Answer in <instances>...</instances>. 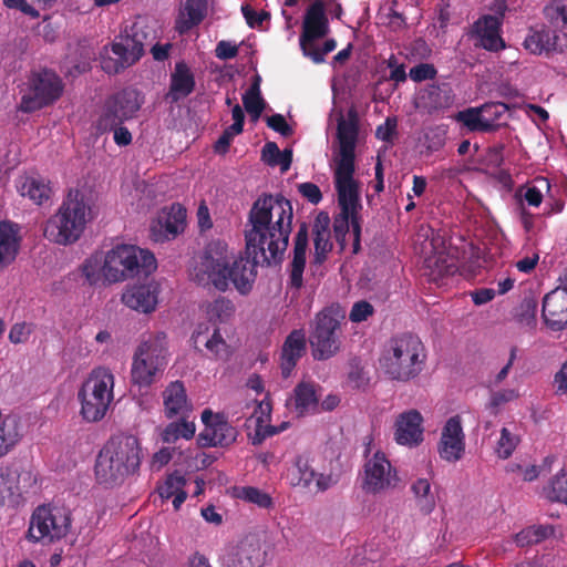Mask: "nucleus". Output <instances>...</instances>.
I'll use <instances>...</instances> for the list:
<instances>
[{
	"mask_svg": "<svg viewBox=\"0 0 567 567\" xmlns=\"http://www.w3.org/2000/svg\"><path fill=\"white\" fill-rule=\"evenodd\" d=\"M157 295L158 291L156 287L151 285H135L125 290L122 296V301L135 311L151 313L157 306Z\"/></svg>",
	"mask_w": 567,
	"mask_h": 567,
	"instance_id": "cd10ccee",
	"label": "nucleus"
},
{
	"mask_svg": "<svg viewBox=\"0 0 567 567\" xmlns=\"http://www.w3.org/2000/svg\"><path fill=\"white\" fill-rule=\"evenodd\" d=\"M306 333L301 329L292 330L286 338L280 355V369L285 379L289 378L297 362L306 352Z\"/></svg>",
	"mask_w": 567,
	"mask_h": 567,
	"instance_id": "393cba45",
	"label": "nucleus"
},
{
	"mask_svg": "<svg viewBox=\"0 0 567 567\" xmlns=\"http://www.w3.org/2000/svg\"><path fill=\"white\" fill-rule=\"evenodd\" d=\"M157 268L155 256L135 245H116L106 252L103 277L109 282H120L134 277H147Z\"/></svg>",
	"mask_w": 567,
	"mask_h": 567,
	"instance_id": "423d86ee",
	"label": "nucleus"
},
{
	"mask_svg": "<svg viewBox=\"0 0 567 567\" xmlns=\"http://www.w3.org/2000/svg\"><path fill=\"white\" fill-rule=\"evenodd\" d=\"M186 217V209L179 203H174L169 207L163 208L158 217L151 225V239L155 243L175 239L185 230Z\"/></svg>",
	"mask_w": 567,
	"mask_h": 567,
	"instance_id": "2eb2a0df",
	"label": "nucleus"
},
{
	"mask_svg": "<svg viewBox=\"0 0 567 567\" xmlns=\"http://www.w3.org/2000/svg\"><path fill=\"white\" fill-rule=\"evenodd\" d=\"M350 226L353 234V252L357 254L360 249L361 217L360 215L340 210L333 218L332 227L334 238L341 248H344L347 244Z\"/></svg>",
	"mask_w": 567,
	"mask_h": 567,
	"instance_id": "7c9ffc66",
	"label": "nucleus"
},
{
	"mask_svg": "<svg viewBox=\"0 0 567 567\" xmlns=\"http://www.w3.org/2000/svg\"><path fill=\"white\" fill-rule=\"evenodd\" d=\"M202 422L205 429L199 434V442L203 446H229L238 435L237 429L233 426L224 414L213 413L205 409L202 412Z\"/></svg>",
	"mask_w": 567,
	"mask_h": 567,
	"instance_id": "4468645a",
	"label": "nucleus"
},
{
	"mask_svg": "<svg viewBox=\"0 0 567 567\" xmlns=\"http://www.w3.org/2000/svg\"><path fill=\"white\" fill-rule=\"evenodd\" d=\"M186 485V480L184 475L178 472H174L167 475L166 480L163 484L157 487V492L162 499H169L174 494L184 489Z\"/></svg>",
	"mask_w": 567,
	"mask_h": 567,
	"instance_id": "3c124183",
	"label": "nucleus"
},
{
	"mask_svg": "<svg viewBox=\"0 0 567 567\" xmlns=\"http://www.w3.org/2000/svg\"><path fill=\"white\" fill-rule=\"evenodd\" d=\"M426 350L421 339L405 332L392 337L382 353L381 365L389 379L410 382L425 368Z\"/></svg>",
	"mask_w": 567,
	"mask_h": 567,
	"instance_id": "7ed1b4c3",
	"label": "nucleus"
},
{
	"mask_svg": "<svg viewBox=\"0 0 567 567\" xmlns=\"http://www.w3.org/2000/svg\"><path fill=\"white\" fill-rule=\"evenodd\" d=\"M20 437L17 417H4L0 423V457L7 455L20 441Z\"/></svg>",
	"mask_w": 567,
	"mask_h": 567,
	"instance_id": "79ce46f5",
	"label": "nucleus"
},
{
	"mask_svg": "<svg viewBox=\"0 0 567 567\" xmlns=\"http://www.w3.org/2000/svg\"><path fill=\"white\" fill-rule=\"evenodd\" d=\"M400 482L396 470L383 452L377 451L363 466L362 489L368 494H380L395 488Z\"/></svg>",
	"mask_w": 567,
	"mask_h": 567,
	"instance_id": "f8f14e48",
	"label": "nucleus"
},
{
	"mask_svg": "<svg viewBox=\"0 0 567 567\" xmlns=\"http://www.w3.org/2000/svg\"><path fill=\"white\" fill-rule=\"evenodd\" d=\"M538 311V299L536 295L529 290L525 291L520 302L514 309L515 320L529 328L536 326V316Z\"/></svg>",
	"mask_w": 567,
	"mask_h": 567,
	"instance_id": "4c0bfd02",
	"label": "nucleus"
},
{
	"mask_svg": "<svg viewBox=\"0 0 567 567\" xmlns=\"http://www.w3.org/2000/svg\"><path fill=\"white\" fill-rule=\"evenodd\" d=\"M297 481L292 482V485L309 488L313 483L317 474L309 465L307 458L299 456L296 461Z\"/></svg>",
	"mask_w": 567,
	"mask_h": 567,
	"instance_id": "5fc2aeb1",
	"label": "nucleus"
},
{
	"mask_svg": "<svg viewBox=\"0 0 567 567\" xmlns=\"http://www.w3.org/2000/svg\"><path fill=\"white\" fill-rule=\"evenodd\" d=\"M329 32L328 19L324 13L323 0H315L307 9L302 32L299 39L301 51L308 50L309 44L326 37Z\"/></svg>",
	"mask_w": 567,
	"mask_h": 567,
	"instance_id": "6ab92c4d",
	"label": "nucleus"
},
{
	"mask_svg": "<svg viewBox=\"0 0 567 567\" xmlns=\"http://www.w3.org/2000/svg\"><path fill=\"white\" fill-rule=\"evenodd\" d=\"M163 403L165 415L172 419L177 415H184L190 409L187 400L186 390L182 381L171 382L163 392Z\"/></svg>",
	"mask_w": 567,
	"mask_h": 567,
	"instance_id": "2f4dec72",
	"label": "nucleus"
},
{
	"mask_svg": "<svg viewBox=\"0 0 567 567\" xmlns=\"http://www.w3.org/2000/svg\"><path fill=\"white\" fill-rule=\"evenodd\" d=\"M124 122L125 118H122L117 111L105 101L103 112L96 121V131L100 134H104L122 125Z\"/></svg>",
	"mask_w": 567,
	"mask_h": 567,
	"instance_id": "8fccbe9b",
	"label": "nucleus"
},
{
	"mask_svg": "<svg viewBox=\"0 0 567 567\" xmlns=\"http://www.w3.org/2000/svg\"><path fill=\"white\" fill-rule=\"evenodd\" d=\"M104 258L101 255H93L83 265V274L90 284H96L101 274L103 275Z\"/></svg>",
	"mask_w": 567,
	"mask_h": 567,
	"instance_id": "6e6d98bb",
	"label": "nucleus"
},
{
	"mask_svg": "<svg viewBox=\"0 0 567 567\" xmlns=\"http://www.w3.org/2000/svg\"><path fill=\"white\" fill-rule=\"evenodd\" d=\"M543 12L553 27L557 29L567 27V0H550Z\"/></svg>",
	"mask_w": 567,
	"mask_h": 567,
	"instance_id": "09e8293b",
	"label": "nucleus"
},
{
	"mask_svg": "<svg viewBox=\"0 0 567 567\" xmlns=\"http://www.w3.org/2000/svg\"><path fill=\"white\" fill-rule=\"evenodd\" d=\"M255 432L249 434V439L252 445H260L267 437H270L279 433V429L271 425H264L262 416H258L255 420Z\"/></svg>",
	"mask_w": 567,
	"mask_h": 567,
	"instance_id": "13d9d810",
	"label": "nucleus"
},
{
	"mask_svg": "<svg viewBox=\"0 0 567 567\" xmlns=\"http://www.w3.org/2000/svg\"><path fill=\"white\" fill-rule=\"evenodd\" d=\"M411 492L415 498L420 511L429 515L436 506L435 495L432 492V485L427 478H417L411 484Z\"/></svg>",
	"mask_w": 567,
	"mask_h": 567,
	"instance_id": "58836bf2",
	"label": "nucleus"
},
{
	"mask_svg": "<svg viewBox=\"0 0 567 567\" xmlns=\"http://www.w3.org/2000/svg\"><path fill=\"white\" fill-rule=\"evenodd\" d=\"M554 534L551 525H533L522 529L515 535V543L519 547L539 544Z\"/></svg>",
	"mask_w": 567,
	"mask_h": 567,
	"instance_id": "37998d69",
	"label": "nucleus"
},
{
	"mask_svg": "<svg viewBox=\"0 0 567 567\" xmlns=\"http://www.w3.org/2000/svg\"><path fill=\"white\" fill-rule=\"evenodd\" d=\"M184 10L187 18H178L175 25L181 34L202 23L207 13V0H186Z\"/></svg>",
	"mask_w": 567,
	"mask_h": 567,
	"instance_id": "f704fd0d",
	"label": "nucleus"
},
{
	"mask_svg": "<svg viewBox=\"0 0 567 567\" xmlns=\"http://www.w3.org/2000/svg\"><path fill=\"white\" fill-rule=\"evenodd\" d=\"M322 386L312 381H301L293 389L292 404L299 416L319 413Z\"/></svg>",
	"mask_w": 567,
	"mask_h": 567,
	"instance_id": "bb28decb",
	"label": "nucleus"
},
{
	"mask_svg": "<svg viewBox=\"0 0 567 567\" xmlns=\"http://www.w3.org/2000/svg\"><path fill=\"white\" fill-rule=\"evenodd\" d=\"M344 313L339 306H330L317 313L315 327L309 336L315 360L324 361L334 357L341 348V320Z\"/></svg>",
	"mask_w": 567,
	"mask_h": 567,
	"instance_id": "6e6552de",
	"label": "nucleus"
},
{
	"mask_svg": "<svg viewBox=\"0 0 567 567\" xmlns=\"http://www.w3.org/2000/svg\"><path fill=\"white\" fill-rule=\"evenodd\" d=\"M113 388L114 375L109 369L91 371L78 392L80 415L85 422L96 423L105 417L114 398Z\"/></svg>",
	"mask_w": 567,
	"mask_h": 567,
	"instance_id": "0eeeda50",
	"label": "nucleus"
},
{
	"mask_svg": "<svg viewBox=\"0 0 567 567\" xmlns=\"http://www.w3.org/2000/svg\"><path fill=\"white\" fill-rule=\"evenodd\" d=\"M195 431V424L182 417L181 421L172 422L164 429L162 440L167 444L175 443L178 439L190 440Z\"/></svg>",
	"mask_w": 567,
	"mask_h": 567,
	"instance_id": "c03bdc74",
	"label": "nucleus"
},
{
	"mask_svg": "<svg viewBox=\"0 0 567 567\" xmlns=\"http://www.w3.org/2000/svg\"><path fill=\"white\" fill-rule=\"evenodd\" d=\"M72 525L71 512L64 506L40 505L30 518L27 537L31 542L51 544L64 538Z\"/></svg>",
	"mask_w": 567,
	"mask_h": 567,
	"instance_id": "1a4fd4ad",
	"label": "nucleus"
},
{
	"mask_svg": "<svg viewBox=\"0 0 567 567\" xmlns=\"http://www.w3.org/2000/svg\"><path fill=\"white\" fill-rule=\"evenodd\" d=\"M308 248V226L302 223L293 238L292 260L290 262L289 285L299 290L303 286V271L306 267V254Z\"/></svg>",
	"mask_w": 567,
	"mask_h": 567,
	"instance_id": "a878e982",
	"label": "nucleus"
},
{
	"mask_svg": "<svg viewBox=\"0 0 567 567\" xmlns=\"http://www.w3.org/2000/svg\"><path fill=\"white\" fill-rule=\"evenodd\" d=\"M455 118L471 132H493L498 126L497 123H493V121L484 115L482 107H470L461 111L456 114Z\"/></svg>",
	"mask_w": 567,
	"mask_h": 567,
	"instance_id": "e433bc0d",
	"label": "nucleus"
},
{
	"mask_svg": "<svg viewBox=\"0 0 567 567\" xmlns=\"http://www.w3.org/2000/svg\"><path fill=\"white\" fill-rule=\"evenodd\" d=\"M426 268L429 269L426 275L430 281H433L439 286L445 285V279L454 276L458 270L456 264L447 256L442 254L434 258L427 259Z\"/></svg>",
	"mask_w": 567,
	"mask_h": 567,
	"instance_id": "c9c22d12",
	"label": "nucleus"
},
{
	"mask_svg": "<svg viewBox=\"0 0 567 567\" xmlns=\"http://www.w3.org/2000/svg\"><path fill=\"white\" fill-rule=\"evenodd\" d=\"M492 9L495 14H484L473 23L471 37L476 39V47L489 52H498L506 48L502 38V27L507 6L505 1H496Z\"/></svg>",
	"mask_w": 567,
	"mask_h": 567,
	"instance_id": "9b49d317",
	"label": "nucleus"
},
{
	"mask_svg": "<svg viewBox=\"0 0 567 567\" xmlns=\"http://www.w3.org/2000/svg\"><path fill=\"white\" fill-rule=\"evenodd\" d=\"M17 187L23 197H29L37 205L47 203L52 195L50 183L41 177H22Z\"/></svg>",
	"mask_w": 567,
	"mask_h": 567,
	"instance_id": "72a5a7b5",
	"label": "nucleus"
},
{
	"mask_svg": "<svg viewBox=\"0 0 567 567\" xmlns=\"http://www.w3.org/2000/svg\"><path fill=\"white\" fill-rule=\"evenodd\" d=\"M20 227L10 220L0 221V271L16 260L20 248Z\"/></svg>",
	"mask_w": 567,
	"mask_h": 567,
	"instance_id": "c85d7f7f",
	"label": "nucleus"
},
{
	"mask_svg": "<svg viewBox=\"0 0 567 567\" xmlns=\"http://www.w3.org/2000/svg\"><path fill=\"white\" fill-rule=\"evenodd\" d=\"M238 496L260 508H270L274 504L272 498L268 493L254 486L243 487Z\"/></svg>",
	"mask_w": 567,
	"mask_h": 567,
	"instance_id": "864d4df0",
	"label": "nucleus"
},
{
	"mask_svg": "<svg viewBox=\"0 0 567 567\" xmlns=\"http://www.w3.org/2000/svg\"><path fill=\"white\" fill-rule=\"evenodd\" d=\"M260 75L256 74L249 89L243 95V104L254 121H257L265 109V100L260 92Z\"/></svg>",
	"mask_w": 567,
	"mask_h": 567,
	"instance_id": "ea45409f",
	"label": "nucleus"
},
{
	"mask_svg": "<svg viewBox=\"0 0 567 567\" xmlns=\"http://www.w3.org/2000/svg\"><path fill=\"white\" fill-rule=\"evenodd\" d=\"M196 86L194 73L185 61L175 63L171 73L169 87L165 94V101L174 104L190 95Z\"/></svg>",
	"mask_w": 567,
	"mask_h": 567,
	"instance_id": "b1692460",
	"label": "nucleus"
},
{
	"mask_svg": "<svg viewBox=\"0 0 567 567\" xmlns=\"http://www.w3.org/2000/svg\"><path fill=\"white\" fill-rule=\"evenodd\" d=\"M32 331L33 327L31 323L17 322L11 327L8 338L14 344L24 343L30 338Z\"/></svg>",
	"mask_w": 567,
	"mask_h": 567,
	"instance_id": "052dcab7",
	"label": "nucleus"
},
{
	"mask_svg": "<svg viewBox=\"0 0 567 567\" xmlns=\"http://www.w3.org/2000/svg\"><path fill=\"white\" fill-rule=\"evenodd\" d=\"M436 69L429 63H420L410 70V78L414 82H423L433 80L436 75Z\"/></svg>",
	"mask_w": 567,
	"mask_h": 567,
	"instance_id": "e2e57ef3",
	"label": "nucleus"
},
{
	"mask_svg": "<svg viewBox=\"0 0 567 567\" xmlns=\"http://www.w3.org/2000/svg\"><path fill=\"white\" fill-rule=\"evenodd\" d=\"M293 208L282 194L262 193L252 203L247 217L246 257L235 258L228 245L210 241L190 276L199 286L225 292L233 285L240 295H248L257 277L259 264L270 266L282 261L292 230Z\"/></svg>",
	"mask_w": 567,
	"mask_h": 567,
	"instance_id": "f257e3e1",
	"label": "nucleus"
},
{
	"mask_svg": "<svg viewBox=\"0 0 567 567\" xmlns=\"http://www.w3.org/2000/svg\"><path fill=\"white\" fill-rule=\"evenodd\" d=\"M112 52L118 58L113 60L111 58L103 59L102 69L106 73H120L125 68L134 64L144 54V45L138 38V33L134 32L132 37L126 35L123 41L114 42L112 44Z\"/></svg>",
	"mask_w": 567,
	"mask_h": 567,
	"instance_id": "dca6fc26",
	"label": "nucleus"
},
{
	"mask_svg": "<svg viewBox=\"0 0 567 567\" xmlns=\"http://www.w3.org/2000/svg\"><path fill=\"white\" fill-rule=\"evenodd\" d=\"M354 173L355 165H336L333 182L340 210L360 215L362 204L359 182L354 179Z\"/></svg>",
	"mask_w": 567,
	"mask_h": 567,
	"instance_id": "ddd939ff",
	"label": "nucleus"
},
{
	"mask_svg": "<svg viewBox=\"0 0 567 567\" xmlns=\"http://www.w3.org/2000/svg\"><path fill=\"white\" fill-rule=\"evenodd\" d=\"M192 342L197 351L202 352L205 348L216 360H226L230 355L229 346L218 328L210 331L207 324H198L192 334Z\"/></svg>",
	"mask_w": 567,
	"mask_h": 567,
	"instance_id": "5701e85b",
	"label": "nucleus"
},
{
	"mask_svg": "<svg viewBox=\"0 0 567 567\" xmlns=\"http://www.w3.org/2000/svg\"><path fill=\"white\" fill-rule=\"evenodd\" d=\"M168 358V339L165 332L143 334L132 359V382L140 388H150L163 377Z\"/></svg>",
	"mask_w": 567,
	"mask_h": 567,
	"instance_id": "39448f33",
	"label": "nucleus"
},
{
	"mask_svg": "<svg viewBox=\"0 0 567 567\" xmlns=\"http://www.w3.org/2000/svg\"><path fill=\"white\" fill-rule=\"evenodd\" d=\"M268 127L279 133L280 135L288 137L292 135L293 130L287 123L286 118L281 114H272L266 118Z\"/></svg>",
	"mask_w": 567,
	"mask_h": 567,
	"instance_id": "0e129e2a",
	"label": "nucleus"
},
{
	"mask_svg": "<svg viewBox=\"0 0 567 567\" xmlns=\"http://www.w3.org/2000/svg\"><path fill=\"white\" fill-rule=\"evenodd\" d=\"M92 219V207L79 189H71L58 212L45 223L43 234L50 241L68 246L80 239Z\"/></svg>",
	"mask_w": 567,
	"mask_h": 567,
	"instance_id": "20e7f679",
	"label": "nucleus"
},
{
	"mask_svg": "<svg viewBox=\"0 0 567 567\" xmlns=\"http://www.w3.org/2000/svg\"><path fill=\"white\" fill-rule=\"evenodd\" d=\"M63 92L61 79L52 71L43 69L29 78L28 92L22 96L20 107L33 112L56 101Z\"/></svg>",
	"mask_w": 567,
	"mask_h": 567,
	"instance_id": "9d476101",
	"label": "nucleus"
},
{
	"mask_svg": "<svg viewBox=\"0 0 567 567\" xmlns=\"http://www.w3.org/2000/svg\"><path fill=\"white\" fill-rule=\"evenodd\" d=\"M106 102L117 111L122 118L127 121L138 112L143 100L137 90L127 87L109 97Z\"/></svg>",
	"mask_w": 567,
	"mask_h": 567,
	"instance_id": "473e14b6",
	"label": "nucleus"
},
{
	"mask_svg": "<svg viewBox=\"0 0 567 567\" xmlns=\"http://www.w3.org/2000/svg\"><path fill=\"white\" fill-rule=\"evenodd\" d=\"M560 37L556 30H551L545 24L530 27L524 39L523 47L529 53L535 55H549L551 53L564 52L567 44H561Z\"/></svg>",
	"mask_w": 567,
	"mask_h": 567,
	"instance_id": "aec40b11",
	"label": "nucleus"
},
{
	"mask_svg": "<svg viewBox=\"0 0 567 567\" xmlns=\"http://www.w3.org/2000/svg\"><path fill=\"white\" fill-rule=\"evenodd\" d=\"M359 134V122L357 112L350 110L348 117H340L337 125V137L339 141V153L336 165H355V145Z\"/></svg>",
	"mask_w": 567,
	"mask_h": 567,
	"instance_id": "a211bd4d",
	"label": "nucleus"
},
{
	"mask_svg": "<svg viewBox=\"0 0 567 567\" xmlns=\"http://www.w3.org/2000/svg\"><path fill=\"white\" fill-rule=\"evenodd\" d=\"M440 457L446 462L460 461L465 452V434L460 415L451 416L444 424L439 442Z\"/></svg>",
	"mask_w": 567,
	"mask_h": 567,
	"instance_id": "f3484780",
	"label": "nucleus"
},
{
	"mask_svg": "<svg viewBox=\"0 0 567 567\" xmlns=\"http://www.w3.org/2000/svg\"><path fill=\"white\" fill-rule=\"evenodd\" d=\"M241 12L247 24L252 29L261 27L264 21L270 19L269 12L265 10L257 12L249 4H243Z\"/></svg>",
	"mask_w": 567,
	"mask_h": 567,
	"instance_id": "680f3d73",
	"label": "nucleus"
},
{
	"mask_svg": "<svg viewBox=\"0 0 567 567\" xmlns=\"http://www.w3.org/2000/svg\"><path fill=\"white\" fill-rule=\"evenodd\" d=\"M544 495L550 502L567 505V471L557 473L544 487Z\"/></svg>",
	"mask_w": 567,
	"mask_h": 567,
	"instance_id": "a18cd8bd",
	"label": "nucleus"
},
{
	"mask_svg": "<svg viewBox=\"0 0 567 567\" xmlns=\"http://www.w3.org/2000/svg\"><path fill=\"white\" fill-rule=\"evenodd\" d=\"M519 443V437L513 434L507 427L501 430V436L496 445V454L499 458H508Z\"/></svg>",
	"mask_w": 567,
	"mask_h": 567,
	"instance_id": "603ef678",
	"label": "nucleus"
},
{
	"mask_svg": "<svg viewBox=\"0 0 567 567\" xmlns=\"http://www.w3.org/2000/svg\"><path fill=\"white\" fill-rule=\"evenodd\" d=\"M140 465L141 446L137 437L123 433L113 435L96 456L95 480L104 487H115L135 474Z\"/></svg>",
	"mask_w": 567,
	"mask_h": 567,
	"instance_id": "f03ea898",
	"label": "nucleus"
},
{
	"mask_svg": "<svg viewBox=\"0 0 567 567\" xmlns=\"http://www.w3.org/2000/svg\"><path fill=\"white\" fill-rule=\"evenodd\" d=\"M423 416L411 409L400 413L395 420L394 440L400 445L417 446L423 442Z\"/></svg>",
	"mask_w": 567,
	"mask_h": 567,
	"instance_id": "412c9836",
	"label": "nucleus"
},
{
	"mask_svg": "<svg viewBox=\"0 0 567 567\" xmlns=\"http://www.w3.org/2000/svg\"><path fill=\"white\" fill-rule=\"evenodd\" d=\"M209 320L215 322H227L235 313V305L225 297H218L207 306Z\"/></svg>",
	"mask_w": 567,
	"mask_h": 567,
	"instance_id": "de8ad7c7",
	"label": "nucleus"
},
{
	"mask_svg": "<svg viewBox=\"0 0 567 567\" xmlns=\"http://www.w3.org/2000/svg\"><path fill=\"white\" fill-rule=\"evenodd\" d=\"M298 190L309 203L317 205L322 200V193L318 185L306 182L298 185Z\"/></svg>",
	"mask_w": 567,
	"mask_h": 567,
	"instance_id": "69168bd1",
	"label": "nucleus"
},
{
	"mask_svg": "<svg viewBox=\"0 0 567 567\" xmlns=\"http://www.w3.org/2000/svg\"><path fill=\"white\" fill-rule=\"evenodd\" d=\"M508 111V106L505 103H486L482 106V112L487 118L496 123L501 117Z\"/></svg>",
	"mask_w": 567,
	"mask_h": 567,
	"instance_id": "338daca9",
	"label": "nucleus"
},
{
	"mask_svg": "<svg viewBox=\"0 0 567 567\" xmlns=\"http://www.w3.org/2000/svg\"><path fill=\"white\" fill-rule=\"evenodd\" d=\"M330 224L331 219L329 217V214L326 212H320L315 219L312 227L315 245V264L321 265L327 259V255L332 249V243L330 240Z\"/></svg>",
	"mask_w": 567,
	"mask_h": 567,
	"instance_id": "c756f323",
	"label": "nucleus"
},
{
	"mask_svg": "<svg viewBox=\"0 0 567 567\" xmlns=\"http://www.w3.org/2000/svg\"><path fill=\"white\" fill-rule=\"evenodd\" d=\"M261 159L269 166H280L282 173L287 172L292 163V150H279L275 142H267L261 151Z\"/></svg>",
	"mask_w": 567,
	"mask_h": 567,
	"instance_id": "a19ab883",
	"label": "nucleus"
},
{
	"mask_svg": "<svg viewBox=\"0 0 567 567\" xmlns=\"http://www.w3.org/2000/svg\"><path fill=\"white\" fill-rule=\"evenodd\" d=\"M421 100L429 113L447 107L451 103L449 91L440 86H431L427 89L424 94H422Z\"/></svg>",
	"mask_w": 567,
	"mask_h": 567,
	"instance_id": "49530a36",
	"label": "nucleus"
},
{
	"mask_svg": "<svg viewBox=\"0 0 567 567\" xmlns=\"http://www.w3.org/2000/svg\"><path fill=\"white\" fill-rule=\"evenodd\" d=\"M374 313V307L367 300H360L353 303L349 320L354 323H360L368 320Z\"/></svg>",
	"mask_w": 567,
	"mask_h": 567,
	"instance_id": "bf43d9fd",
	"label": "nucleus"
},
{
	"mask_svg": "<svg viewBox=\"0 0 567 567\" xmlns=\"http://www.w3.org/2000/svg\"><path fill=\"white\" fill-rule=\"evenodd\" d=\"M553 384L557 395L567 394V361H565L555 373Z\"/></svg>",
	"mask_w": 567,
	"mask_h": 567,
	"instance_id": "774afa93",
	"label": "nucleus"
},
{
	"mask_svg": "<svg viewBox=\"0 0 567 567\" xmlns=\"http://www.w3.org/2000/svg\"><path fill=\"white\" fill-rule=\"evenodd\" d=\"M542 317L551 331H561L567 327V292L554 289L543 298Z\"/></svg>",
	"mask_w": 567,
	"mask_h": 567,
	"instance_id": "4be33fe9",
	"label": "nucleus"
},
{
	"mask_svg": "<svg viewBox=\"0 0 567 567\" xmlns=\"http://www.w3.org/2000/svg\"><path fill=\"white\" fill-rule=\"evenodd\" d=\"M337 47V41L334 39H328L324 41L322 48H318L315 42L309 44L308 50L302 51L305 56L311 59V61L316 64H320L324 62V56L332 52Z\"/></svg>",
	"mask_w": 567,
	"mask_h": 567,
	"instance_id": "4d7b16f0",
	"label": "nucleus"
}]
</instances>
